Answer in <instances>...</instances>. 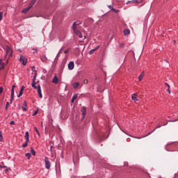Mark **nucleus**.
Instances as JSON below:
<instances>
[{"mask_svg": "<svg viewBox=\"0 0 178 178\" xmlns=\"http://www.w3.org/2000/svg\"><path fill=\"white\" fill-rule=\"evenodd\" d=\"M39 94V97H40V98H42V93L40 92V93H38Z\"/></svg>", "mask_w": 178, "mask_h": 178, "instance_id": "37998d69", "label": "nucleus"}, {"mask_svg": "<svg viewBox=\"0 0 178 178\" xmlns=\"http://www.w3.org/2000/svg\"><path fill=\"white\" fill-rule=\"evenodd\" d=\"M167 92H168L169 94H170V86H168V88L167 89Z\"/></svg>", "mask_w": 178, "mask_h": 178, "instance_id": "c9c22d12", "label": "nucleus"}, {"mask_svg": "<svg viewBox=\"0 0 178 178\" xmlns=\"http://www.w3.org/2000/svg\"><path fill=\"white\" fill-rule=\"evenodd\" d=\"M15 88H16V86L13 85L11 90V94L15 95Z\"/></svg>", "mask_w": 178, "mask_h": 178, "instance_id": "a878e982", "label": "nucleus"}, {"mask_svg": "<svg viewBox=\"0 0 178 178\" xmlns=\"http://www.w3.org/2000/svg\"><path fill=\"white\" fill-rule=\"evenodd\" d=\"M38 90V93L39 94L40 92H41V86H38V88L36 89Z\"/></svg>", "mask_w": 178, "mask_h": 178, "instance_id": "cd10ccee", "label": "nucleus"}, {"mask_svg": "<svg viewBox=\"0 0 178 178\" xmlns=\"http://www.w3.org/2000/svg\"><path fill=\"white\" fill-rule=\"evenodd\" d=\"M35 80H37V70H35V75L33 76L32 82H35Z\"/></svg>", "mask_w": 178, "mask_h": 178, "instance_id": "a211bd4d", "label": "nucleus"}, {"mask_svg": "<svg viewBox=\"0 0 178 178\" xmlns=\"http://www.w3.org/2000/svg\"><path fill=\"white\" fill-rule=\"evenodd\" d=\"M2 92H3V88L0 87V95H1V94H2Z\"/></svg>", "mask_w": 178, "mask_h": 178, "instance_id": "e433bc0d", "label": "nucleus"}, {"mask_svg": "<svg viewBox=\"0 0 178 178\" xmlns=\"http://www.w3.org/2000/svg\"><path fill=\"white\" fill-rule=\"evenodd\" d=\"M1 69H3V64L1 65V67H0V70Z\"/></svg>", "mask_w": 178, "mask_h": 178, "instance_id": "8fccbe9b", "label": "nucleus"}, {"mask_svg": "<svg viewBox=\"0 0 178 178\" xmlns=\"http://www.w3.org/2000/svg\"><path fill=\"white\" fill-rule=\"evenodd\" d=\"M37 2V0H32L30 5H32V6Z\"/></svg>", "mask_w": 178, "mask_h": 178, "instance_id": "7c9ffc66", "label": "nucleus"}, {"mask_svg": "<svg viewBox=\"0 0 178 178\" xmlns=\"http://www.w3.org/2000/svg\"><path fill=\"white\" fill-rule=\"evenodd\" d=\"M68 69L69 70H73L74 69V63L73 61L69 63Z\"/></svg>", "mask_w": 178, "mask_h": 178, "instance_id": "39448f33", "label": "nucleus"}, {"mask_svg": "<svg viewBox=\"0 0 178 178\" xmlns=\"http://www.w3.org/2000/svg\"><path fill=\"white\" fill-rule=\"evenodd\" d=\"M9 102H7L6 105V110L8 111V108H9Z\"/></svg>", "mask_w": 178, "mask_h": 178, "instance_id": "72a5a7b5", "label": "nucleus"}, {"mask_svg": "<svg viewBox=\"0 0 178 178\" xmlns=\"http://www.w3.org/2000/svg\"><path fill=\"white\" fill-rule=\"evenodd\" d=\"M40 59L43 62H47V60H48V58L45 56H43L42 57H41Z\"/></svg>", "mask_w": 178, "mask_h": 178, "instance_id": "f3484780", "label": "nucleus"}, {"mask_svg": "<svg viewBox=\"0 0 178 178\" xmlns=\"http://www.w3.org/2000/svg\"><path fill=\"white\" fill-rule=\"evenodd\" d=\"M79 86H80V83H79V82H76L73 84L74 88H77L79 87Z\"/></svg>", "mask_w": 178, "mask_h": 178, "instance_id": "5701e85b", "label": "nucleus"}, {"mask_svg": "<svg viewBox=\"0 0 178 178\" xmlns=\"http://www.w3.org/2000/svg\"><path fill=\"white\" fill-rule=\"evenodd\" d=\"M165 86L168 87V88H169V83H165Z\"/></svg>", "mask_w": 178, "mask_h": 178, "instance_id": "de8ad7c7", "label": "nucleus"}, {"mask_svg": "<svg viewBox=\"0 0 178 178\" xmlns=\"http://www.w3.org/2000/svg\"><path fill=\"white\" fill-rule=\"evenodd\" d=\"M143 1H144V0H138V1L140 2V3H141V2H143Z\"/></svg>", "mask_w": 178, "mask_h": 178, "instance_id": "5fc2aeb1", "label": "nucleus"}, {"mask_svg": "<svg viewBox=\"0 0 178 178\" xmlns=\"http://www.w3.org/2000/svg\"><path fill=\"white\" fill-rule=\"evenodd\" d=\"M136 95H137L136 93H134L131 96V99H133V101H135V102L138 101V99H137Z\"/></svg>", "mask_w": 178, "mask_h": 178, "instance_id": "f8f14e48", "label": "nucleus"}, {"mask_svg": "<svg viewBox=\"0 0 178 178\" xmlns=\"http://www.w3.org/2000/svg\"><path fill=\"white\" fill-rule=\"evenodd\" d=\"M6 54H7V55L8 54H10V56H12V49H10V47H7V48H6Z\"/></svg>", "mask_w": 178, "mask_h": 178, "instance_id": "9d476101", "label": "nucleus"}, {"mask_svg": "<svg viewBox=\"0 0 178 178\" xmlns=\"http://www.w3.org/2000/svg\"><path fill=\"white\" fill-rule=\"evenodd\" d=\"M35 67H32V69H34Z\"/></svg>", "mask_w": 178, "mask_h": 178, "instance_id": "bf43d9fd", "label": "nucleus"}, {"mask_svg": "<svg viewBox=\"0 0 178 178\" xmlns=\"http://www.w3.org/2000/svg\"><path fill=\"white\" fill-rule=\"evenodd\" d=\"M26 156H27L28 159H30L31 156V154L30 153H26Z\"/></svg>", "mask_w": 178, "mask_h": 178, "instance_id": "473e14b6", "label": "nucleus"}, {"mask_svg": "<svg viewBox=\"0 0 178 178\" xmlns=\"http://www.w3.org/2000/svg\"><path fill=\"white\" fill-rule=\"evenodd\" d=\"M79 24H81V23L77 24L76 22L73 23L72 29L74 31V33L80 37V38H83V35L81 34V32L80 31L77 30V26Z\"/></svg>", "mask_w": 178, "mask_h": 178, "instance_id": "f257e3e1", "label": "nucleus"}, {"mask_svg": "<svg viewBox=\"0 0 178 178\" xmlns=\"http://www.w3.org/2000/svg\"><path fill=\"white\" fill-rule=\"evenodd\" d=\"M35 67H32V69H34Z\"/></svg>", "mask_w": 178, "mask_h": 178, "instance_id": "13d9d810", "label": "nucleus"}, {"mask_svg": "<svg viewBox=\"0 0 178 178\" xmlns=\"http://www.w3.org/2000/svg\"><path fill=\"white\" fill-rule=\"evenodd\" d=\"M60 54L58 53V54H57V56H56V57L55 58V60H56L58 59V58H59V56H60Z\"/></svg>", "mask_w": 178, "mask_h": 178, "instance_id": "4c0bfd02", "label": "nucleus"}, {"mask_svg": "<svg viewBox=\"0 0 178 178\" xmlns=\"http://www.w3.org/2000/svg\"><path fill=\"white\" fill-rule=\"evenodd\" d=\"M24 88H25V87H24V86H22L20 90L21 91H24Z\"/></svg>", "mask_w": 178, "mask_h": 178, "instance_id": "79ce46f5", "label": "nucleus"}, {"mask_svg": "<svg viewBox=\"0 0 178 178\" xmlns=\"http://www.w3.org/2000/svg\"><path fill=\"white\" fill-rule=\"evenodd\" d=\"M109 9H113V7L112 6H108Z\"/></svg>", "mask_w": 178, "mask_h": 178, "instance_id": "49530a36", "label": "nucleus"}, {"mask_svg": "<svg viewBox=\"0 0 178 178\" xmlns=\"http://www.w3.org/2000/svg\"><path fill=\"white\" fill-rule=\"evenodd\" d=\"M52 83H54V84H58V83H59V79H58V76H56V75L53 79Z\"/></svg>", "mask_w": 178, "mask_h": 178, "instance_id": "1a4fd4ad", "label": "nucleus"}, {"mask_svg": "<svg viewBox=\"0 0 178 178\" xmlns=\"http://www.w3.org/2000/svg\"><path fill=\"white\" fill-rule=\"evenodd\" d=\"M83 83H84V84H88V79H85L83 81Z\"/></svg>", "mask_w": 178, "mask_h": 178, "instance_id": "58836bf2", "label": "nucleus"}, {"mask_svg": "<svg viewBox=\"0 0 178 178\" xmlns=\"http://www.w3.org/2000/svg\"><path fill=\"white\" fill-rule=\"evenodd\" d=\"M3 17V13L0 12V22L2 20V18Z\"/></svg>", "mask_w": 178, "mask_h": 178, "instance_id": "2f4dec72", "label": "nucleus"}, {"mask_svg": "<svg viewBox=\"0 0 178 178\" xmlns=\"http://www.w3.org/2000/svg\"><path fill=\"white\" fill-rule=\"evenodd\" d=\"M30 134H29V131H26L25 132V136H24V138L26 140V141H30Z\"/></svg>", "mask_w": 178, "mask_h": 178, "instance_id": "0eeeda50", "label": "nucleus"}, {"mask_svg": "<svg viewBox=\"0 0 178 178\" xmlns=\"http://www.w3.org/2000/svg\"><path fill=\"white\" fill-rule=\"evenodd\" d=\"M37 113H38V111H35L33 114V116H35V115H37Z\"/></svg>", "mask_w": 178, "mask_h": 178, "instance_id": "a19ab883", "label": "nucleus"}, {"mask_svg": "<svg viewBox=\"0 0 178 178\" xmlns=\"http://www.w3.org/2000/svg\"><path fill=\"white\" fill-rule=\"evenodd\" d=\"M37 82H32L31 86L33 87V88H34V90H37V88L38 87L36 86Z\"/></svg>", "mask_w": 178, "mask_h": 178, "instance_id": "dca6fc26", "label": "nucleus"}, {"mask_svg": "<svg viewBox=\"0 0 178 178\" xmlns=\"http://www.w3.org/2000/svg\"><path fill=\"white\" fill-rule=\"evenodd\" d=\"M22 95H23V90L19 91V93L18 95V98H20V97H22Z\"/></svg>", "mask_w": 178, "mask_h": 178, "instance_id": "c756f323", "label": "nucleus"}, {"mask_svg": "<svg viewBox=\"0 0 178 178\" xmlns=\"http://www.w3.org/2000/svg\"><path fill=\"white\" fill-rule=\"evenodd\" d=\"M15 121H11L10 122V124H12V125H15Z\"/></svg>", "mask_w": 178, "mask_h": 178, "instance_id": "c03bdc74", "label": "nucleus"}, {"mask_svg": "<svg viewBox=\"0 0 178 178\" xmlns=\"http://www.w3.org/2000/svg\"><path fill=\"white\" fill-rule=\"evenodd\" d=\"M95 51H97V49H93L90 50L89 51L90 55H92V54H94V52H95Z\"/></svg>", "mask_w": 178, "mask_h": 178, "instance_id": "bb28decb", "label": "nucleus"}, {"mask_svg": "<svg viewBox=\"0 0 178 178\" xmlns=\"http://www.w3.org/2000/svg\"><path fill=\"white\" fill-rule=\"evenodd\" d=\"M81 112L82 113L81 120H84V118H86V115L87 113V108H86V107H81Z\"/></svg>", "mask_w": 178, "mask_h": 178, "instance_id": "7ed1b4c3", "label": "nucleus"}, {"mask_svg": "<svg viewBox=\"0 0 178 178\" xmlns=\"http://www.w3.org/2000/svg\"><path fill=\"white\" fill-rule=\"evenodd\" d=\"M124 35H127L130 34V30H129V29L124 30Z\"/></svg>", "mask_w": 178, "mask_h": 178, "instance_id": "aec40b11", "label": "nucleus"}, {"mask_svg": "<svg viewBox=\"0 0 178 178\" xmlns=\"http://www.w3.org/2000/svg\"><path fill=\"white\" fill-rule=\"evenodd\" d=\"M3 140V137L2 136V132L0 131V141H2Z\"/></svg>", "mask_w": 178, "mask_h": 178, "instance_id": "f704fd0d", "label": "nucleus"}, {"mask_svg": "<svg viewBox=\"0 0 178 178\" xmlns=\"http://www.w3.org/2000/svg\"><path fill=\"white\" fill-rule=\"evenodd\" d=\"M34 130H35V131H36V133L39 136V137H41V134H40V131L38 130V129L35 127Z\"/></svg>", "mask_w": 178, "mask_h": 178, "instance_id": "412c9836", "label": "nucleus"}, {"mask_svg": "<svg viewBox=\"0 0 178 178\" xmlns=\"http://www.w3.org/2000/svg\"><path fill=\"white\" fill-rule=\"evenodd\" d=\"M19 61L22 62V65H24V66H26L27 65V59L26 58V57L21 56L20 58H19Z\"/></svg>", "mask_w": 178, "mask_h": 178, "instance_id": "20e7f679", "label": "nucleus"}, {"mask_svg": "<svg viewBox=\"0 0 178 178\" xmlns=\"http://www.w3.org/2000/svg\"><path fill=\"white\" fill-rule=\"evenodd\" d=\"M37 82H32L31 86L33 87V88H34V90H37V88L38 87L36 86Z\"/></svg>", "mask_w": 178, "mask_h": 178, "instance_id": "4468645a", "label": "nucleus"}, {"mask_svg": "<svg viewBox=\"0 0 178 178\" xmlns=\"http://www.w3.org/2000/svg\"><path fill=\"white\" fill-rule=\"evenodd\" d=\"M98 48H99V46H97L95 49H96V51H97V49H98Z\"/></svg>", "mask_w": 178, "mask_h": 178, "instance_id": "603ef678", "label": "nucleus"}, {"mask_svg": "<svg viewBox=\"0 0 178 178\" xmlns=\"http://www.w3.org/2000/svg\"><path fill=\"white\" fill-rule=\"evenodd\" d=\"M62 52V49L59 51L58 54H60Z\"/></svg>", "mask_w": 178, "mask_h": 178, "instance_id": "6e6d98bb", "label": "nucleus"}, {"mask_svg": "<svg viewBox=\"0 0 178 178\" xmlns=\"http://www.w3.org/2000/svg\"><path fill=\"white\" fill-rule=\"evenodd\" d=\"M129 3H141V1H139L138 0H132V1H129L127 3V5H129Z\"/></svg>", "mask_w": 178, "mask_h": 178, "instance_id": "6e6552de", "label": "nucleus"}, {"mask_svg": "<svg viewBox=\"0 0 178 178\" xmlns=\"http://www.w3.org/2000/svg\"><path fill=\"white\" fill-rule=\"evenodd\" d=\"M31 152L32 155H33V156H35V150H34V149H33V147L31 148Z\"/></svg>", "mask_w": 178, "mask_h": 178, "instance_id": "393cba45", "label": "nucleus"}, {"mask_svg": "<svg viewBox=\"0 0 178 178\" xmlns=\"http://www.w3.org/2000/svg\"><path fill=\"white\" fill-rule=\"evenodd\" d=\"M44 163L46 169H51V161H49V159L48 157H44Z\"/></svg>", "mask_w": 178, "mask_h": 178, "instance_id": "f03ea898", "label": "nucleus"}, {"mask_svg": "<svg viewBox=\"0 0 178 178\" xmlns=\"http://www.w3.org/2000/svg\"><path fill=\"white\" fill-rule=\"evenodd\" d=\"M15 99V95L13 94V93H11V97H10V104H12V102H13V99Z\"/></svg>", "mask_w": 178, "mask_h": 178, "instance_id": "4be33fe9", "label": "nucleus"}, {"mask_svg": "<svg viewBox=\"0 0 178 178\" xmlns=\"http://www.w3.org/2000/svg\"><path fill=\"white\" fill-rule=\"evenodd\" d=\"M32 7H33V5L29 4V7L22 10V13H27V12H29L30 10V9H31Z\"/></svg>", "mask_w": 178, "mask_h": 178, "instance_id": "423d86ee", "label": "nucleus"}, {"mask_svg": "<svg viewBox=\"0 0 178 178\" xmlns=\"http://www.w3.org/2000/svg\"><path fill=\"white\" fill-rule=\"evenodd\" d=\"M23 111H27V102L24 101L22 106Z\"/></svg>", "mask_w": 178, "mask_h": 178, "instance_id": "9b49d317", "label": "nucleus"}, {"mask_svg": "<svg viewBox=\"0 0 178 178\" xmlns=\"http://www.w3.org/2000/svg\"><path fill=\"white\" fill-rule=\"evenodd\" d=\"M64 54H69V49H67L64 51Z\"/></svg>", "mask_w": 178, "mask_h": 178, "instance_id": "a18cd8bd", "label": "nucleus"}, {"mask_svg": "<svg viewBox=\"0 0 178 178\" xmlns=\"http://www.w3.org/2000/svg\"><path fill=\"white\" fill-rule=\"evenodd\" d=\"M78 95H74L72 98V102H74L76 99H77Z\"/></svg>", "mask_w": 178, "mask_h": 178, "instance_id": "6ab92c4d", "label": "nucleus"}, {"mask_svg": "<svg viewBox=\"0 0 178 178\" xmlns=\"http://www.w3.org/2000/svg\"><path fill=\"white\" fill-rule=\"evenodd\" d=\"M37 82H32L31 86L33 87V88H34V90H37V88L38 87L36 86Z\"/></svg>", "mask_w": 178, "mask_h": 178, "instance_id": "2eb2a0df", "label": "nucleus"}, {"mask_svg": "<svg viewBox=\"0 0 178 178\" xmlns=\"http://www.w3.org/2000/svg\"><path fill=\"white\" fill-rule=\"evenodd\" d=\"M111 10L114 12L115 13H119V10H116L115 8H112Z\"/></svg>", "mask_w": 178, "mask_h": 178, "instance_id": "c85d7f7f", "label": "nucleus"}, {"mask_svg": "<svg viewBox=\"0 0 178 178\" xmlns=\"http://www.w3.org/2000/svg\"><path fill=\"white\" fill-rule=\"evenodd\" d=\"M33 51H35V52H37V51H38V50H37V48H33Z\"/></svg>", "mask_w": 178, "mask_h": 178, "instance_id": "09e8293b", "label": "nucleus"}, {"mask_svg": "<svg viewBox=\"0 0 178 178\" xmlns=\"http://www.w3.org/2000/svg\"><path fill=\"white\" fill-rule=\"evenodd\" d=\"M144 76H145V74H144V72H143L138 77V80L139 81H141V80H143V79L144 78Z\"/></svg>", "mask_w": 178, "mask_h": 178, "instance_id": "ddd939ff", "label": "nucleus"}, {"mask_svg": "<svg viewBox=\"0 0 178 178\" xmlns=\"http://www.w3.org/2000/svg\"><path fill=\"white\" fill-rule=\"evenodd\" d=\"M98 48H99V46H97L95 49H96V51H97V49H98Z\"/></svg>", "mask_w": 178, "mask_h": 178, "instance_id": "3c124183", "label": "nucleus"}, {"mask_svg": "<svg viewBox=\"0 0 178 178\" xmlns=\"http://www.w3.org/2000/svg\"><path fill=\"white\" fill-rule=\"evenodd\" d=\"M2 65V60H0V65Z\"/></svg>", "mask_w": 178, "mask_h": 178, "instance_id": "864d4df0", "label": "nucleus"}, {"mask_svg": "<svg viewBox=\"0 0 178 178\" xmlns=\"http://www.w3.org/2000/svg\"><path fill=\"white\" fill-rule=\"evenodd\" d=\"M123 47H124V43H121L120 44V48H123Z\"/></svg>", "mask_w": 178, "mask_h": 178, "instance_id": "ea45409f", "label": "nucleus"}, {"mask_svg": "<svg viewBox=\"0 0 178 178\" xmlns=\"http://www.w3.org/2000/svg\"><path fill=\"white\" fill-rule=\"evenodd\" d=\"M50 150L52 151V146H51Z\"/></svg>", "mask_w": 178, "mask_h": 178, "instance_id": "4d7b16f0", "label": "nucleus"}, {"mask_svg": "<svg viewBox=\"0 0 178 178\" xmlns=\"http://www.w3.org/2000/svg\"><path fill=\"white\" fill-rule=\"evenodd\" d=\"M29 145V141L26 140L25 143L22 145L23 148H26Z\"/></svg>", "mask_w": 178, "mask_h": 178, "instance_id": "b1692460", "label": "nucleus"}]
</instances>
